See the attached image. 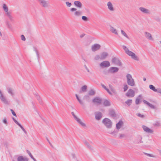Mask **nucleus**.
<instances>
[{
  "label": "nucleus",
  "instance_id": "c03bdc74",
  "mask_svg": "<svg viewBox=\"0 0 161 161\" xmlns=\"http://www.w3.org/2000/svg\"><path fill=\"white\" fill-rule=\"evenodd\" d=\"M128 88V86L126 84L124 86V92L126 91L127 90Z\"/></svg>",
  "mask_w": 161,
  "mask_h": 161
},
{
  "label": "nucleus",
  "instance_id": "69168bd1",
  "mask_svg": "<svg viewBox=\"0 0 161 161\" xmlns=\"http://www.w3.org/2000/svg\"><path fill=\"white\" fill-rule=\"evenodd\" d=\"M75 96L76 97V98H77V99H78L79 98V97H78V95L77 94H75Z\"/></svg>",
  "mask_w": 161,
  "mask_h": 161
},
{
  "label": "nucleus",
  "instance_id": "680f3d73",
  "mask_svg": "<svg viewBox=\"0 0 161 161\" xmlns=\"http://www.w3.org/2000/svg\"><path fill=\"white\" fill-rule=\"evenodd\" d=\"M85 35V34H82L80 35V37L81 38H82Z\"/></svg>",
  "mask_w": 161,
  "mask_h": 161
},
{
  "label": "nucleus",
  "instance_id": "09e8293b",
  "mask_svg": "<svg viewBox=\"0 0 161 161\" xmlns=\"http://www.w3.org/2000/svg\"><path fill=\"white\" fill-rule=\"evenodd\" d=\"M10 111H11L12 114H13V115L16 116V114L15 113V112L14 111V110L12 109H10Z\"/></svg>",
  "mask_w": 161,
  "mask_h": 161
},
{
  "label": "nucleus",
  "instance_id": "e433bc0d",
  "mask_svg": "<svg viewBox=\"0 0 161 161\" xmlns=\"http://www.w3.org/2000/svg\"><path fill=\"white\" fill-rule=\"evenodd\" d=\"M94 59L95 60H98L99 59L100 60H101L100 55H96L94 58Z\"/></svg>",
  "mask_w": 161,
  "mask_h": 161
},
{
  "label": "nucleus",
  "instance_id": "79ce46f5",
  "mask_svg": "<svg viewBox=\"0 0 161 161\" xmlns=\"http://www.w3.org/2000/svg\"><path fill=\"white\" fill-rule=\"evenodd\" d=\"M144 154L148 156H149V157H154V156L152 154H149V153H144Z\"/></svg>",
  "mask_w": 161,
  "mask_h": 161
},
{
  "label": "nucleus",
  "instance_id": "c85d7f7f",
  "mask_svg": "<svg viewBox=\"0 0 161 161\" xmlns=\"http://www.w3.org/2000/svg\"><path fill=\"white\" fill-rule=\"evenodd\" d=\"M109 114L112 117H115L116 114L114 111L113 110H110L109 111Z\"/></svg>",
  "mask_w": 161,
  "mask_h": 161
},
{
  "label": "nucleus",
  "instance_id": "4be33fe9",
  "mask_svg": "<svg viewBox=\"0 0 161 161\" xmlns=\"http://www.w3.org/2000/svg\"><path fill=\"white\" fill-rule=\"evenodd\" d=\"M18 161H28V159L26 157H24L22 156H20L17 158Z\"/></svg>",
  "mask_w": 161,
  "mask_h": 161
},
{
  "label": "nucleus",
  "instance_id": "7ed1b4c3",
  "mask_svg": "<svg viewBox=\"0 0 161 161\" xmlns=\"http://www.w3.org/2000/svg\"><path fill=\"white\" fill-rule=\"evenodd\" d=\"M103 123L108 128L110 129L112 126V122L108 118H105L103 120Z\"/></svg>",
  "mask_w": 161,
  "mask_h": 161
},
{
  "label": "nucleus",
  "instance_id": "3c124183",
  "mask_svg": "<svg viewBox=\"0 0 161 161\" xmlns=\"http://www.w3.org/2000/svg\"><path fill=\"white\" fill-rule=\"evenodd\" d=\"M136 143L138 144L142 143H143V141H142L140 139L139 141H137L136 142Z\"/></svg>",
  "mask_w": 161,
  "mask_h": 161
},
{
  "label": "nucleus",
  "instance_id": "a18cd8bd",
  "mask_svg": "<svg viewBox=\"0 0 161 161\" xmlns=\"http://www.w3.org/2000/svg\"><path fill=\"white\" fill-rule=\"evenodd\" d=\"M26 152L27 153L29 154V156L31 157V158L33 156L31 154V152L29 150H26Z\"/></svg>",
  "mask_w": 161,
  "mask_h": 161
},
{
  "label": "nucleus",
  "instance_id": "4468645a",
  "mask_svg": "<svg viewBox=\"0 0 161 161\" xmlns=\"http://www.w3.org/2000/svg\"><path fill=\"white\" fill-rule=\"evenodd\" d=\"M143 102L144 103L147 104L148 106H149L150 108H151L152 109H157V108L156 106L153 105L149 103L147 101L145 100H143Z\"/></svg>",
  "mask_w": 161,
  "mask_h": 161
},
{
  "label": "nucleus",
  "instance_id": "dca6fc26",
  "mask_svg": "<svg viewBox=\"0 0 161 161\" xmlns=\"http://www.w3.org/2000/svg\"><path fill=\"white\" fill-rule=\"evenodd\" d=\"M95 118L97 120L100 119L102 117V114L101 112H98L95 113Z\"/></svg>",
  "mask_w": 161,
  "mask_h": 161
},
{
  "label": "nucleus",
  "instance_id": "603ef678",
  "mask_svg": "<svg viewBox=\"0 0 161 161\" xmlns=\"http://www.w3.org/2000/svg\"><path fill=\"white\" fill-rule=\"evenodd\" d=\"M157 91L156 92L161 94V89L159 88L157 89Z\"/></svg>",
  "mask_w": 161,
  "mask_h": 161
},
{
  "label": "nucleus",
  "instance_id": "20e7f679",
  "mask_svg": "<svg viewBox=\"0 0 161 161\" xmlns=\"http://www.w3.org/2000/svg\"><path fill=\"white\" fill-rule=\"evenodd\" d=\"M40 5L43 8H47L50 6L49 2L46 0H38Z\"/></svg>",
  "mask_w": 161,
  "mask_h": 161
},
{
  "label": "nucleus",
  "instance_id": "f3484780",
  "mask_svg": "<svg viewBox=\"0 0 161 161\" xmlns=\"http://www.w3.org/2000/svg\"><path fill=\"white\" fill-rule=\"evenodd\" d=\"M108 56V54L107 52H103L100 54L101 60L105 59Z\"/></svg>",
  "mask_w": 161,
  "mask_h": 161
},
{
  "label": "nucleus",
  "instance_id": "49530a36",
  "mask_svg": "<svg viewBox=\"0 0 161 161\" xmlns=\"http://www.w3.org/2000/svg\"><path fill=\"white\" fill-rule=\"evenodd\" d=\"M34 51L36 52L37 56L38 57H39V54L38 53V51L37 49L36 48H34Z\"/></svg>",
  "mask_w": 161,
  "mask_h": 161
},
{
  "label": "nucleus",
  "instance_id": "1a4fd4ad",
  "mask_svg": "<svg viewBox=\"0 0 161 161\" xmlns=\"http://www.w3.org/2000/svg\"><path fill=\"white\" fill-rule=\"evenodd\" d=\"M101 48L100 45L97 44H95L92 46V50L93 52H95L99 50Z\"/></svg>",
  "mask_w": 161,
  "mask_h": 161
},
{
  "label": "nucleus",
  "instance_id": "473e14b6",
  "mask_svg": "<svg viewBox=\"0 0 161 161\" xmlns=\"http://www.w3.org/2000/svg\"><path fill=\"white\" fill-rule=\"evenodd\" d=\"M3 8L5 12H7L8 11V8L6 4H3Z\"/></svg>",
  "mask_w": 161,
  "mask_h": 161
},
{
  "label": "nucleus",
  "instance_id": "e2e57ef3",
  "mask_svg": "<svg viewBox=\"0 0 161 161\" xmlns=\"http://www.w3.org/2000/svg\"><path fill=\"white\" fill-rule=\"evenodd\" d=\"M34 161H37L36 159H35L33 157H32L31 158Z\"/></svg>",
  "mask_w": 161,
  "mask_h": 161
},
{
  "label": "nucleus",
  "instance_id": "864d4df0",
  "mask_svg": "<svg viewBox=\"0 0 161 161\" xmlns=\"http://www.w3.org/2000/svg\"><path fill=\"white\" fill-rule=\"evenodd\" d=\"M101 85L102 86V87L105 90H106V89H107V88H106V86L104 85H103L102 84H101Z\"/></svg>",
  "mask_w": 161,
  "mask_h": 161
},
{
  "label": "nucleus",
  "instance_id": "a19ab883",
  "mask_svg": "<svg viewBox=\"0 0 161 161\" xmlns=\"http://www.w3.org/2000/svg\"><path fill=\"white\" fill-rule=\"evenodd\" d=\"M77 100H78V102L81 105H84V102H83V101L81 99H80V98L78 99Z\"/></svg>",
  "mask_w": 161,
  "mask_h": 161
},
{
  "label": "nucleus",
  "instance_id": "9d476101",
  "mask_svg": "<svg viewBox=\"0 0 161 161\" xmlns=\"http://www.w3.org/2000/svg\"><path fill=\"white\" fill-rule=\"evenodd\" d=\"M102 101V99L98 97H95L92 101L93 103H96L97 105H100Z\"/></svg>",
  "mask_w": 161,
  "mask_h": 161
},
{
  "label": "nucleus",
  "instance_id": "cd10ccee",
  "mask_svg": "<svg viewBox=\"0 0 161 161\" xmlns=\"http://www.w3.org/2000/svg\"><path fill=\"white\" fill-rule=\"evenodd\" d=\"M110 31L112 32L115 34L116 35L118 34L117 30L112 26L110 27Z\"/></svg>",
  "mask_w": 161,
  "mask_h": 161
},
{
  "label": "nucleus",
  "instance_id": "a878e982",
  "mask_svg": "<svg viewBox=\"0 0 161 161\" xmlns=\"http://www.w3.org/2000/svg\"><path fill=\"white\" fill-rule=\"evenodd\" d=\"M87 91V86L85 85L83 86L80 89V93L85 92H86Z\"/></svg>",
  "mask_w": 161,
  "mask_h": 161
},
{
  "label": "nucleus",
  "instance_id": "f03ea898",
  "mask_svg": "<svg viewBox=\"0 0 161 161\" xmlns=\"http://www.w3.org/2000/svg\"><path fill=\"white\" fill-rule=\"evenodd\" d=\"M127 79V83L128 85L134 86L135 85L134 80L132 78V76L130 74H127L126 76Z\"/></svg>",
  "mask_w": 161,
  "mask_h": 161
},
{
  "label": "nucleus",
  "instance_id": "de8ad7c7",
  "mask_svg": "<svg viewBox=\"0 0 161 161\" xmlns=\"http://www.w3.org/2000/svg\"><path fill=\"white\" fill-rule=\"evenodd\" d=\"M21 40L22 41H25V40H26L25 38V36L23 35H21Z\"/></svg>",
  "mask_w": 161,
  "mask_h": 161
},
{
  "label": "nucleus",
  "instance_id": "f8f14e48",
  "mask_svg": "<svg viewBox=\"0 0 161 161\" xmlns=\"http://www.w3.org/2000/svg\"><path fill=\"white\" fill-rule=\"evenodd\" d=\"M119 69L116 67H111L108 69L109 72L111 73H114L118 71Z\"/></svg>",
  "mask_w": 161,
  "mask_h": 161
},
{
  "label": "nucleus",
  "instance_id": "423d86ee",
  "mask_svg": "<svg viewBox=\"0 0 161 161\" xmlns=\"http://www.w3.org/2000/svg\"><path fill=\"white\" fill-rule=\"evenodd\" d=\"M77 9L75 8H70V11L71 12L75 11L74 13V15L75 16L78 17L80 16L82 13V11L80 10L76 11Z\"/></svg>",
  "mask_w": 161,
  "mask_h": 161
},
{
  "label": "nucleus",
  "instance_id": "6e6d98bb",
  "mask_svg": "<svg viewBox=\"0 0 161 161\" xmlns=\"http://www.w3.org/2000/svg\"><path fill=\"white\" fill-rule=\"evenodd\" d=\"M8 17L10 20H13V17L11 16V15H10Z\"/></svg>",
  "mask_w": 161,
  "mask_h": 161
},
{
  "label": "nucleus",
  "instance_id": "ea45409f",
  "mask_svg": "<svg viewBox=\"0 0 161 161\" xmlns=\"http://www.w3.org/2000/svg\"><path fill=\"white\" fill-rule=\"evenodd\" d=\"M136 115L141 118H143L144 117V116L143 115L141 114L140 113H137L136 114Z\"/></svg>",
  "mask_w": 161,
  "mask_h": 161
},
{
  "label": "nucleus",
  "instance_id": "9b49d317",
  "mask_svg": "<svg viewBox=\"0 0 161 161\" xmlns=\"http://www.w3.org/2000/svg\"><path fill=\"white\" fill-rule=\"evenodd\" d=\"M75 119L83 127H86V125L83 122H82L81 120L78 118L75 115V114L73 115Z\"/></svg>",
  "mask_w": 161,
  "mask_h": 161
},
{
  "label": "nucleus",
  "instance_id": "6e6552de",
  "mask_svg": "<svg viewBox=\"0 0 161 161\" xmlns=\"http://www.w3.org/2000/svg\"><path fill=\"white\" fill-rule=\"evenodd\" d=\"M125 95L128 97H133L135 96V92L132 89H130Z\"/></svg>",
  "mask_w": 161,
  "mask_h": 161
},
{
  "label": "nucleus",
  "instance_id": "0e129e2a",
  "mask_svg": "<svg viewBox=\"0 0 161 161\" xmlns=\"http://www.w3.org/2000/svg\"><path fill=\"white\" fill-rule=\"evenodd\" d=\"M154 125L157 126H159V123H157L155 124Z\"/></svg>",
  "mask_w": 161,
  "mask_h": 161
},
{
  "label": "nucleus",
  "instance_id": "2eb2a0df",
  "mask_svg": "<svg viewBox=\"0 0 161 161\" xmlns=\"http://www.w3.org/2000/svg\"><path fill=\"white\" fill-rule=\"evenodd\" d=\"M142 128L147 133H152L153 132V131L152 130L150 129L145 125H142Z\"/></svg>",
  "mask_w": 161,
  "mask_h": 161
},
{
  "label": "nucleus",
  "instance_id": "338daca9",
  "mask_svg": "<svg viewBox=\"0 0 161 161\" xmlns=\"http://www.w3.org/2000/svg\"><path fill=\"white\" fill-rule=\"evenodd\" d=\"M3 95V94H2V92L0 90V95Z\"/></svg>",
  "mask_w": 161,
  "mask_h": 161
},
{
  "label": "nucleus",
  "instance_id": "052dcab7",
  "mask_svg": "<svg viewBox=\"0 0 161 161\" xmlns=\"http://www.w3.org/2000/svg\"><path fill=\"white\" fill-rule=\"evenodd\" d=\"M3 122L5 124H7V121L6 119H4L3 120Z\"/></svg>",
  "mask_w": 161,
  "mask_h": 161
},
{
  "label": "nucleus",
  "instance_id": "393cba45",
  "mask_svg": "<svg viewBox=\"0 0 161 161\" xmlns=\"http://www.w3.org/2000/svg\"><path fill=\"white\" fill-rule=\"evenodd\" d=\"M145 37L149 40H153L152 35L150 33L146 32H145Z\"/></svg>",
  "mask_w": 161,
  "mask_h": 161
},
{
  "label": "nucleus",
  "instance_id": "b1692460",
  "mask_svg": "<svg viewBox=\"0 0 161 161\" xmlns=\"http://www.w3.org/2000/svg\"><path fill=\"white\" fill-rule=\"evenodd\" d=\"M14 122L20 127L25 134H27L26 131L25 130L23 127L16 120H14Z\"/></svg>",
  "mask_w": 161,
  "mask_h": 161
},
{
  "label": "nucleus",
  "instance_id": "72a5a7b5",
  "mask_svg": "<svg viewBox=\"0 0 161 161\" xmlns=\"http://www.w3.org/2000/svg\"><path fill=\"white\" fill-rule=\"evenodd\" d=\"M7 90L8 93L10 94L11 95L13 96L14 95V93L13 92V91L12 88H8Z\"/></svg>",
  "mask_w": 161,
  "mask_h": 161
},
{
  "label": "nucleus",
  "instance_id": "6ab92c4d",
  "mask_svg": "<svg viewBox=\"0 0 161 161\" xmlns=\"http://www.w3.org/2000/svg\"><path fill=\"white\" fill-rule=\"evenodd\" d=\"M0 99L4 103L8 104L9 102L7 100L6 98L3 95H0Z\"/></svg>",
  "mask_w": 161,
  "mask_h": 161
},
{
  "label": "nucleus",
  "instance_id": "7c9ffc66",
  "mask_svg": "<svg viewBox=\"0 0 161 161\" xmlns=\"http://www.w3.org/2000/svg\"><path fill=\"white\" fill-rule=\"evenodd\" d=\"M132 101L131 99H128L125 102V103L128 105L130 106L131 105L132 103Z\"/></svg>",
  "mask_w": 161,
  "mask_h": 161
},
{
  "label": "nucleus",
  "instance_id": "c756f323",
  "mask_svg": "<svg viewBox=\"0 0 161 161\" xmlns=\"http://www.w3.org/2000/svg\"><path fill=\"white\" fill-rule=\"evenodd\" d=\"M95 94V92L93 89L90 90L88 92V94L90 96H93Z\"/></svg>",
  "mask_w": 161,
  "mask_h": 161
},
{
  "label": "nucleus",
  "instance_id": "0eeeda50",
  "mask_svg": "<svg viewBox=\"0 0 161 161\" xmlns=\"http://www.w3.org/2000/svg\"><path fill=\"white\" fill-rule=\"evenodd\" d=\"M110 65V63L108 61H103L100 64V67L103 68L108 67Z\"/></svg>",
  "mask_w": 161,
  "mask_h": 161
},
{
  "label": "nucleus",
  "instance_id": "f704fd0d",
  "mask_svg": "<svg viewBox=\"0 0 161 161\" xmlns=\"http://www.w3.org/2000/svg\"><path fill=\"white\" fill-rule=\"evenodd\" d=\"M90 98L89 96L86 95H85L83 97V99L86 100V101L89 102L90 100Z\"/></svg>",
  "mask_w": 161,
  "mask_h": 161
},
{
  "label": "nucleus",
  "instance_id": "412c9836",
  "mask_svg": "<svg viewBox=\"0 0 161 161\" xmlns=\"http://www.w3.org/2000/svg\"><path fill=\"white\" fill-rule=\"evenodd\" d=\"M107 5L108 9L111 11H114V9L113 7V5L110 2H108L107 3Z\"/></svg>",
  "mask_w": 161,
  "mask_h": 161
},
{
  "label": "nucleus",
  "instance_id": "8fccbe9b",
  "mask_svg": "<svg viewBox=\"0 0 161 161\" xmlns=\"http://www.w3.org/2000/svg\"><path fill=\"white\" fill-rule=\"evenodd\" d=\"M6 15L8 17L11 15V13L10 12H5Z\"/></svg>",
  "mask_w": 161,
  "mask_h": 161
},
{
  "label": "nucleus",
  "instance_id": "774afa93",
  "mask_svg": "<svg viewBox=\"0 0 161 161\" xmlns=\"http://www.w3.org/2000/svg\"><path fill=\"white\" fill-rule=\"evenodd\" d=\"M71 114H72V115H74L75 114H74V112H71Z\"/></svg>",
  "mask_w": 161,
  "mask_h": 161
},
{
  "label": "nucleus",
  "instance_id": "c9c22d12",
  "mask_svg": "<svg viewBox=\"0 0 161 161\" xmlns=\"http://www.w3.org/2000/svg\"><path fill=\"white\" fill-rule=\"evenodd\" d=\"M121 33L124 36L127 38L128 39H129V38L128 36L126 34L125 32L123 30H121Z\"/></svg>",
  "mask_w": 161,
  "mask_h": 161
},
{
  "label": "nucleus",
  "instance_id": "f257e3e1",
  "mask_svg": "<svg viewBox=\"0 0 161 161\" xmlns=\"http://www.w3.org/2000/svg\"><path fill=\"white\" fill-rule=\"evenodd\" d=\"M122 47L124 50L125 53L129 56H130L132 59L136 61L139 60V59L138 57L134 53L129 50L128 48L125 46L123 45Z\"/></svg>",
  "mask_w": 161,
  "mask_h": 161
},
{
  "label": "nucleus",
  "instance_id": "4d7b16f0",
  "mask_svg": "<svg viewBox=\"0 0 161 161\" xmlns=\"http://www.w3.org/2000/svg\"><path fill=\"white\" fill-rule=\"evenodd\" d=\"M84 67H85V68L87 70V71L88 72H90L89 70L87 68V67L86 66V65H84Z\"/></svg>",
  "mask_w": 161,
  "mask_h": 161
},
{
  "label": "nucleus",
  "instance_id": "5701e85b",
  "mask_svg": "<svg viewBox=\"0 0 161 161\" xmlns=\"http://www.w3.org/2000/svg\"><path fill=\"white\" fill-rule=\"evenodd\" d=\"M123 125V123L122 120L119 121L116 125V128L117 130L120 129Z\"/></svg>",
  "mask_w": 161,
  "mask_h": 161
},
{
  "label": "nucleus",
  "instance_id": "13d9d810",
  "mask_svg": "<svg viewBox=\"0 0 161 161\" xmlns=\"http://www.w3.org/2000/svg\"><path fill=\"white\" fill-rule=\"evenodd\" d=\"M71 155L72 156L73 158L74 159L75 158H76V157H75V154H74V153H72L71 154Z\"/></svg>",
  "mask_w": 161,
  "mask_h": 161
},
{
  "label": "nucleus",
  "instance_id": "bb28decb",
  "mask_svg": "<svg viewBox=\"0 0 161 161\" xmlns=\"http://www.w3.org/2000/svg\"><path fill=\"white\" fill-rule=\"evenodd\" d=\"M103 104L105 106H109L111 105L110 102L107 100H104Z\"/></svg>",
  "mask_w": 161,
  "mask_h": 161
},
{
  "label": "nucleus",
  "instance_id": "a211bd4d",
  "mask_svg": "<svg viewBox=\"0 0 161 161\" xmlns=\"http://www.w3.org/2000/svg\"><path fill=\"white\" fill-rule=\"evenodd\" d=\"M84 143L89 149L91 151H93L94 150L93 147L87 141H84Z\"/></svg>",
  "mask_w": 161,
  "mask_h": 161
},
{
  "label": "nucleus",
  "instance_id": "39448f33",
  "mask_svg": "<svg viewBox=\"0 0 161 161\" xmlns=\"http://www.w3.org/2000/svg\"><path fill=\"white\" fill-rule=\"evenodd\" d=\"M112 62L113 64L118 66H122V64L119 58L114 57L112 59Z\"/></svg>",
  "mask_w": 161,
  "mask_h": 161
},
{
  "label": "nucleus",
  "instance_id": "aec40b11",
  "mask_svg": "<svg viewBox=\"0 0 161 161\" xmlns=\"http://www.w3.org/2000/svg\"><path fill=\"white\" fill-rule=\"evenodd\" d=\"M74 4L76 7L80 8H81L82 6L81 3L79 1H75Z\"/></svg>",
  "mask_w": 161,
  "mask_h": 161
},
{
  "label": "nucleus",
  "instance_id": "ddd939ff",
  "mask_svg": "<svg viewBox=\"0 0 161 161\" xmlns=\"http://www.w3.org/2000/svg\"><path fill=\"white\" fill-rule=\"evenodd\" d=\"M139 9L144 14H149L150 13V12L149 10L143 7H140Z\"/></svg>",
  "mask_w": 161,
  "mask_h": 161
},
{
  "label": "nucleus",
  "instance_id": "5fc2aeb1",
  "mask_svg": "<svg viewBox=\"0 0 161 161\" xmlns=\"http://www.w3.org/2000/svg\"><path fill=\"white\" fill-rule=\"evenodd\" d=\"M125 136V135L124 134H121L119 135V138H122V137H124Z\"/></svg>",
  "mask_w": 161,
  "mask_h": 161
},
{
  "label": "nucleus",
  "instance_id": "37998d69",
  "mask_svg": "<svg viewBox=\"0 0 161 161\" xmlns=\"http://www.w3.org/2000/svg\"><path fill=\"white\" fill-rule=\"evenodd\" d=\"M140 102V99L138 98H137L135 101V103L136 104H138Z\"/></svg>",
  "mask_w": 161,
  "mask_h": 161
},
{
  "label": "nucleus",
  "instance_id": "58836bf2",
  "mask_svg": "<svg viewBox=\"0 0 161 161\" xmlns=\"http://www.w3.org/2000/svg\"><path fill=\"white\" fill-rule=\"evenodd\" d=\"M66 6L69 7H70L72 5V4L71 3H69V2H65Z\"/></svg>",
  "mask_w": 161,
  "mask_h": 161
},
{
  "label": "nucleus",
  "instance_id": "2f4dec72",
  "mask_svg": "<svg viewBox=\"0 0 161 161\" xmlns=\"http://www.w3.org/2000/svg\"><path fill=\"white\" fill-rule=\"evenodd\" d=\"M149 88H150V89H151V90H153V91L155 92H156L157 90V89H156L155 87L153 85H150L149 86Z\"/></svg>",
  "mask_w": 161,
  "mask_h": 161
},
{
  "label": "nucleus",
  "instance_id": "4c0bfd02",
  "mask_svg": "<svg viewBox=\"0 0 161 161\" xmlns=\"http://www.w3.org/2000/svg\"><path fill=\"white\" fill-rule=\"evenodd\" d=\"M81 18L83 20L85 21H87L88 20V18L85 16H82Z\"/></svg>",
  "mask_w": 161,
  "mask_h": 161
},
{
  "label": "nucleus",
  "instance_id": "bf43d9fd",
  "mask_svg": "<svg viewBox=\"0 0 161 161\" xmlns=\"http://www.w3.org/2000/svg\"><path fill=\"white\" fill-rule=\"evenodd\" d=\"M108 93L109 94H111V92H110L109 90L107 88V89H106V90Z\"/></svg>",
  "mask_w": 161,
  "mask_h": 161
}]
</instances>
